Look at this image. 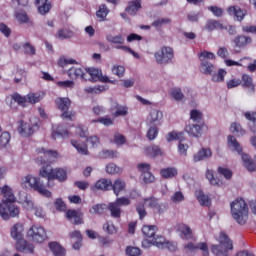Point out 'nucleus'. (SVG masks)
<instances>
[{
  "label": "nucleus",
  "instance_id": "obj_1",
  "mask_svg": "<svg viewBox=\"0 0 256 256\" xmlns=\"http://www.w3.org/2000/svg\"><path fill=\"white\" fill-rule=\"evenodd\" d=\"M1 194L5 200L0 203V216L4 221H9L11 217H19V207L15 205V195L8 185L1 188Z\"/></svg>",
  "mask_w": 256,
  "mask_h": 256
},
{
  "label": "nucleus",
  "instance_id": "obj_2",
  "mask_svg": "<svg viewBox=\"0 0 256 256\" xmlns=\"http://www.w3.org/2000/svg\"><path fill=\"white\" fill-rule=\"evenodd\" d=\"M23 231H25V228L21 223L14 224L10 229V235L12 239H15L16 241V251H19V253L33 254L35 253V245L27 242V240L23 238Z\"/></svg>",
  "mask_w": 256,
  "mask_h": 256
},
{
  "label": "nucleus",
  "instance_id": "obj_3",
  "mask_svg": "<svg viewBox=\"0 0 256 256\" xmlns=\"http://www.w3.org/2000/svg\"><path fill=\"white\" fill-rule=\"evenodd\" d=\"M231 215L238 225H245L249 217V206L243 198H237L230 204Z\"/></svg>",
  "mask_w": 256,
  "mask_h": 256
},
{
  "label": "nucleus",
  "instance_id": "obj_4",
  "mask_svg": "<svg viewBox=\"0 0 256 256\" xmlns=\"http://www.w3.org/2000/svg\"><path fill=\"white\" fill-rule=\"evenodd\" d=\"M228 147L232 151H237L239 155H242V161L245 169L249 171L250 173H253L256 171V164L253 161V159L250 158L249 155L243 154V147H241V144L237 141V138H235L232 135L228 136Z\"/></svg>",
  "mask_w": 256,
  "mask_h": 256
},
{
  "label": "nucleus",
  "instance_id": "obj_5",
  "mask_svg": "<svg viewBox=\"0 0 256 256\" xmlns=\"http://www.w3.org/2000/svg\"><path fill=\"white\" fill-rule=\"evenodd\" d=\"M218 245H212L211 251L216 256H227L228 251H233V241L225 233H220Z\"/></svg>",
  "mask_w": 256,
  "mask_h": 256
},
{
  "label": "nucleus",
  "instance_id": "obj_6",
  "mask_svg": "<svg viewBox=\"0 0 256 256\" xmlns=\"http://www.w3.org/2000/svg\"><path fill=\"white\" fill-rule=\"evenodd\" d=\"M39 118H30L29 122L18 121L17 131L21 137H31L39 129Z\"/></svg>",
  "mask_w": 256,
  "mask_h": 256
},
{
  "label": "nucleus",
  "instance_id": "obj_7",
  "mask_svg": "<svg viewBox=\"0 0 256 256\" xmlns=\"http://www.w3.org/2000/svg\"><path fill=\"white\" fill-rule=\"evenodd\" d=\"M131 205V199L127 197L116 198L114 202H109L107 205V210L110 212V217L112 219H121L123 210L121 207H127Z\"/></svg>",
  "mask_w": 256,
  "mask_h": 256
},
{
  "label": "nucleus",
  "instance_id": "obj_8",
  "mask_svg": "<svg viewBox=\"0 0 256 256\" xmlns=\"http://www.w3.org/2000/svg\"><path fill=\"white\" fill-rule=\"evenodd\" d=\"M27 237L33 243H44L47 241V230L40 225H32L27 231Z\"/></svg>",
  "mask_w": 256,
  "mask_h": 256
},
{
  "label": "nucleus",
  "instance_id": "obj_9",
  "mask_svg": "<svg viewBox=\"0 0 256 256\" xmlns=\"http://www.w3.org/2000/svg\"><path fill=\"white\" fill-rule=\"evenodd\" d=\"M56 106L59 111L62 112L61 118L67 119L68 121H73V117H75V112L69 111L71 107V99L68 97H59L55 100Z\"/></svg>",
  "mask_w": 256,
  "mask_h": 256
},
{
  "label": "nucleus",
  "instance_id": "obj_10",
  "mask_svg": "<svg viewBox=\"0 0 256 256\" xmlns=\"http://www.w3.org/2000/svg\"><path fill=\"white\" fill-rule=\"evenodd\" d=\"M25 183H28L31 189H34V191H37L43 197L49 198L52 195L51 191L47 190L45 185H43V182H41L40 178L28 175L25 177Z\"/></svg>",
  "mask_w": 256,
  "mask_h": 256
},
{
  "label": "nucleus",
  "instance_id": "obj_11",
  "mask_svg": "<svg viewBox=\"0 0 256 256\" xmlns=\"http://www.w3.org/2000/svg\"><path fill=\"white\" fill-rule=\"evenodd\" d=\"M38 157L35 159L38 165H45V163H51L53 159L59 157V152L56 150H45V148H38L36 150Z\"/></svg>",
  "mask_w": 256,
  "mask_h": 256
},
{
  "label": "nucleus",
  "instance_id": "obj_12",
  "mask_svg": "<svg viewBox=\"0 0 256 256\" xmlns=\"http://www.w3.org/2000/svg\"><path fill=\"white\" fill-rule=\"evenodd\" d=\"M166 139L168 142L179 141L180 142L178 145L179 155H184V157H187V149H189V145L183 144V141H185V133L172 131L168 133Z\"/></svg>",
  "mask_w": 256,
  "mask_h": 256
},
{
  "label": "nucleus",
  "instance_id": "obj_13",
  "mask_svg": "<svg viewBox=\"0 0 256 256\" xmlns=\"http://www.w3.org/2000/svg\"><path fill=\"white\" fill-rule=\"evenodd\" d=\"M173 48L164 46L154 54L156 63L163 65L169 63L173 59Z\"/></svg>",
  "mask_w": 256,
  "mask_h": 256
},
{
  "label": "nucleus",
  "instance_id": "obj_14",
  "mask_svg": "<svg viewBox=\"0 0 256 256\" xmlns=\"http://www.w3.org/2000/svg\"><path fill=\"white\" fill-rule=\"evenodd\" d=\"M39 175L40 177L47 179V187H54L55 184H53L52 181H55V169H53V166H51V164H46L42 166L39 171Z\"/></svg>",
  "mask_w": 256,
  "mask_h": 256
},
{
  "label": "nucleus",
  "instance_id": "obj_15",
  "mask_svg": "<svg viewBox=\"0 0 256 256\" xmlns=\"http://www.w3.org/2000/svg\"><path fill=\"white\" fill-rule=\"evenodd\" d=\"M166 242L167 239H165L164 236L158 235L157 237L154 236L151 240H143L142 247L144 249H149L155 245L158 249H165Z\"/></svg>",
  "mask_w": 256,
  "mask_h": 256
},
{
  "label": "nucleus",
  "instance_id": "obj_16",
  "mask_svg": "<svg viewBox=\"0 0 256 256\" xmlns=\"http://www.w3.org/2000/svg\"><path fill=\"white\" fill-rule=\"evenodd\" d=\"M137 169L142 173L144 183H153L155 181V176L151 173V165L140 163L137 165Z\"/></svg>",
  "mask_w": 256,
  "mask_h": 256
},
{
  "label": "nucleus",
  "instance_id": "obj_17",
  "mask_svg": "<svg viewBox=\"0 0 256 256\" xmlns=\"http://www.w3.org/2000/svg\"><path fill=\"white\" fill-rule=\"evenodd\" d=\"M227 13L230 17H234V21L241 23L247 17V10L241 9L239 6H230L227 8Z\"/></svg>",
  "mask_w": 256,
  "mask_h": 256
},
{
  "label": "nucleus",
  "instance_id": "obj_18",
  "mask_svg": "<svg viewBox=\"0 0 256 256\" xmlns=\"http://www.w3.org/2000/svg\"><path fill=\"white\" fill-rule=\"evenodd\" d=\"M235 49H245V47L251 45L253 43V38L251 36H245L243 34L237 35L233 39Z\"/></svg>",
  "mask_w": 256,
  "mask_h": 256
},
{
  "label": "nucleus",
  "instance_id": "obj_19",
  "mask_svg": "<svg viewBox=\"0 0 256 256\" xmlns=\"http://www.w3.org/2000/svg\"><path fill=\"white\" fill-rule=\"evenodd\" d=\"M144 203H148V207L155 209L156 213H165L167 206L165 204H159V200L155 197L145 198Z\"/></svg>",
  "mask_w": 256,
  "mask_h": 256
},
{
  "label": "nucleus",
  "instance_id": "obj_20",
  "mask_svg": "<svg viewBox=\"0 0 256 256\" xmlns=\"http://www.w3.org/2000/svg\"><path fill=\"white\" fill-rule=\"evenodd\" d=\"M184 249H188V251H197V249H199L202 251L203 256H209V246L205 242H200L197 245L193 242H189L184 246Z\"/></svg>",
  "mask_w": 256,
  "mask_h": 256
},
{
  "label": "nucleus",
  "instance_id": "obj_21",
  "mask_svg": "<svg viewBox=\"0 0 256 256\" xmlns=\"http://www.w3.org/2000/svg\"><path fill=\"white\" fill-rule=\"evenodd\" d=\"M65 216L73 225H83V216L76 210H67Z\"/></svg>",
  "mask_w": 256,
  "mask_h": 256
},
{
  "label": "nucleus",
  "instance_id": "obj_22",
  "mask_svg": "<svg viewBox=\"0 0 256 256\" xmlns=\"http://www.w3.org/2000/svg\"><path fill=\"white\" fill-rule=\"evenodd\" d=\"M126 187L127 184L121 178L114 180V182L111 181V189L116 197H119V193L125 191Z\"/></svg>",
  "mask_w": 256,
  "mask_h": 256
},
{
  "label": "nucleus",
  "instance_id": "obj_23",
  "mask_svg": "<svg viewBox=\"0 0 256 256\" xmlns=\"http://www.w3.org/2000/svg\"><path fill=\"white\" fill-rule=\"evenodd\" d=\"M163 119V112L153 109L150 111L147 117V123L149 125H159V121Z\"/></svg>",
  "mask_w": 256,
  "mask_h": 256
},
{
  "label": "nucleus",
  "instance_id": "obj_24",
  "mask_svg": "<svg viewBox=\"0 0 256 256\" xmlns=\"http://www.w3.org/2000/svg\"><path fill=\"white\" fill-rule=\"evenodd\" d=\"M67 75L69 79H85V70L81 67L72 66L68 71Z\"/></svg>",
  "mask_w": 256,
  "mask_h": 256
},
{
  "label": "nucleus",
  "instance_id": "obj_25",
  "mask_svg": "<svg viewBox=\"0 0 256 256\" xmlns=\"http://www.w3.org/2000/svg\"><path fill=\"white\" fill-rule=\"evenodd\" d=\"M142 8L141 0H132L128 2V6L126 7L125 11L128 15L135 16L139 12V9Z\"/></svg>",
  "mask_w": 256,
  "mask_h": 256
},
{
  "label": "nucleus",
  "instance_id": "obj_26",
  "mask_svg": "<svg viewBox=\"0 0 256 256\" xmlns=\"http://www.w3.org/2000/svg\"><path fill=\"white\" fill-rule=\"evenodd\" d=\"M142 233L145 237L144 241H152L157 233V226L155 225H144L142 227Z\"/></svg>",
  "mask_w": 256,
  "mask_h": 256
},
{
  "label": "nucleus",
  "instance_id": "obj_27",
  "mask_svg": "<svg viewBox=\"0 0 256 256\" xmlns=\"http://www.w3.org/2000/svg\"><path fill=\"white\" fill-rule=\"evenodd\" d=\"M69 131L63 127V125H58L55 129H53L51 133L52 139L56 141V139H61V137H68Z\"/></svg>",
  "mask_w": 256,
  "mask_h": 256
},
{
  "label": "nucleus",
  "instance_id": "obj_28",
  "mask_svg": "<svg viewBox=\"0 0 256 256\" xmlns=\"http://www.w3.org/2000/svg\"><path fill=\"white\" fill-rule=\"evenodd\" d=\"M106 41H108V43H112L113 45H117V47H125V45H123L125 43V37H123L122 34L115 36L108 34L106 36Z\"/></svg>",
  "mask_w": 256,
  "mask_h": 256
},
{
  "label": "nucleus",
  "instance_id": "obj_29",
  "mask_svg": "<svg viewBox=\"0 0 256 256\" xmlns=\"http://www.w3.org/2000/svg\"><path fill=\"white\" fill-rule=\"evenodd\" d=\"M202 63L200 65V71L204 75H213L215 73V66L209 62V60L201 59Z\"/></svg>",
  "mask_w": 256,
  "mask_h": 256
},
{
  "label": "nucleus",
  "instance_id": "obj_30",
  "mask_svg": "<svg viewBox=\"0 0 256 256\" xmlns=\"http://www.w3.org/2000/svg\"><path fill=\"white\" fill-rule=\"evenodd\" d=\"M201 129H203V124H189L185 127L186 133L193 137H199L201 135Z\"/></svg>",
  "mask_w": 256,
  "mask_h": 256
},
{
  "label": "nucleus",
  "instance_id": "obj_31",
  "mask_svg": "<svg viewBox=\"0 0 256 256\" xmlns=\"http://www.w3.org/2000/svg\"><path fill=\"white\" fill-rule=\"evenodd\" d=\"M48 247L54 256H65V248L59 242H50Z\"/></svg>",
  "mask_w": 256,
  "mask_h": 256
},
{
  "label": "nucleus",
  "instance_id": "obj_32",
  "mask_svg": "<svg viewBox=\"0 0 256 256\" xmlns=\"http://www.w3.org/2000/svg\"><path fill=\"white\" fill-rule=\"evenodd\" d=\"M36 5L41 15H45L51 11V2L49 0H36Z\"/></svg>",
  "mask_w": 256,
  "mask_h": 256
},
{
  "label": "nucleus",
  "instance_id": "obj_33",
  "mask_svg": "<svg viewBox=\"0 0 256 256\" xmlns=\"http://www.w3.org/2000/svg\"><path fill=\"white\" fill-rule=\"evenodd\" d=\"M213 153L209 148H202L198 153H196L193 157L194 163H198V161H203V159H207L211 157Z\"/></svg>",
  "mask_w": 256,
  "mask_h": 256
},
{
  "label": "nucleus",
  "instance_id": "obj_34",
  "mask_svg": "<svg viewBox=\"0 0 256 256\" xmlns=\"http://www.w3.org/2000/svg\"><path fill=\"white\" fill-rule=\"evenodd\" d=\"M145 155L147 157H159L163 155V150L157 145H151L145 148Z\"/></svg>",
  "mask_w": 256,
  "mask_h": 256
},
{
  "label": "nucleus",
  "instance_id": "obj_35",
  "mask_svg": "<svg viewBox=\"0 0 256 256\" xmlns=\"http://www.w3.org/2000/svg\"><path fill=\"white\" fill-rule=\"evenodd\" d=\"M240 81L244 89H251V91H255V84H253V77H251L249 74H243Z\"/></svg>",
  "mask_w": 256,
  "mask_h": 256
},
{
  "label": "nucleus",
  "instance_id": "obj_36",
  "mask_svg": "<svg viewBox=\"0 0 256 256\" xmlns=\"http://www.w3.org/2000/svg\"><path fill=\"white\" fill-rule=\"evenodd\" d=\"M195 196L200 205H202V207H209V205H211V200L209 199V196L205 195L203 190L196 191Z\"/></svg>",
  "mask_w": 256,
  "mask_h": 256
},
{
  "label": "nucleus",
  "instance_id": "obj_37",
  "mask_svg": "<svg viewBox=\"0 0 256 256\" xmlns=\"http://www.w3.org/2000/svg\"><path fill=\"white\" fill-rule=\"evenodd\" d=\"M95 187L100 191H111V179L101 178L96 181Z\"/></svg>",
  "mask_w": 256,
  "mask_h": 256
},
{
  "label": "nucleus",
  "instance_id": "obj_38",
  "mask_svg": "<svg viewBox=\"0 0 256 256\" xmlns=\"http://www.w3.org/2000/svg\"><path fill=\"white\" fill-rule=\"evenodd\" d=\"M177 229L179 232H181L182 239L189 240L193 237V232L191 231V228L185 224H179L177 226Z\"/></svg>",
  "mask_w": 256,
  "mask_h": 256
},
{
  "label": "nucleus",
  "instance_id": "obj_39",
  "mask_svg": "<svg viewBox=\"0 0 256 256\" xmlns=\"http://www.w3.org/2000/svg\"><path fill=\"white\" fill-rule=\"evenodd\" d=\"M206 178L208 179L210 185H213L214 187H222L223 185V180L219 178H215V174L213 173V170L206 171Z\"/></svg>",
  "mask_w": 256,
  "mask_h": 256
},
{
  "label": "nucleus",
  "instance_id": "obj_40",
  "mask_svg": "<svg viewBox=\"0 0 256 256\" xmlns=\"http://www.w3.org/2000/svg\"><path fill=\"white\" fill-rule=\"evenodd\" d=\"M71 145L76 149V151L80 155H89V149L87 147V144L85 143H79L76 140H71Z\"/></svg>",
  "mask_w": 256,
  "mask_h": 256
},
{
  "label": "nucleus",
  "instance_id": "obj_41",
  "mask_svg": "<svg viewBox=\"0 0 256 256\" xmlns=\"http://www.w3.org/2000/svg\"><path fill=\"white\" fill-rule=\"evenodd\" d=\"M177 173L175 167H168L160 170V175L163 179H173V177H177Z\"/></svg>",
  "mask_w": 256,
  "mask_h": 256
},
{
  "label": "nucleus",
  "instance_id": "obj_42",
  "mask_svg": "<svg viewBox=\"0 0 256 256\" xmlns=\"http://www.w3.org/2000/svg\"><path fill=\"white\" fill-rule=\"evenodd\" d=\"M11 143V134L9 132H2L0 134V149H7Z\"/></svg>",
  "mask_w": 256,
  "mask_h": 256
},
{
  "label": "nucleus",
  "instance_id": "obj_43",
  "mask_svg": "<svg viewBox=\"0 0 256 256\" xmlns=\"http://www.w3.org/2000/svg\"><path fill=\"white\" fill-rule=\"evenodd\" d=\"M105 211H107V204L105 203L93 205L89 210L91 215H103Z\"/></svg>",
  "mask_w": 256,
  "mask_h": 256
},
{
  "label": "nucleus",
  "instance_id": "obj_44",
  "mask_svg": "<svg viewBox=\"0 0 256 256\" xmlns=\"http://www.w3.org/2000/svg\"><path fill=\"white\" fill-rule=\"evenodd\" d=\"M206 29H208V31H215V29L223 31V29H225V25L221 24V22L217 20H209L206 24Z\"/></svg>",
  "mask_w": 256,
  "mask_h": 256
},
{
  "label": "nucleus",
  "instance_id": "obj_45",
  "mask_svg": "<svg viewBox=\"0 0 256 256\" xmlns=\"http://www.w3.org/2000/svg\"><path fill=\"white\" fill-rule=\"evenodd\" d=\"M107 15H109L107 5L101 4L98 11H96V16L99 18V21H106Z\"/></svg>",
  "mask_w": 256,
  "mask_h": 256
},
{
  "label": "nucleus",
  "instance_id": "obj_46",
  "mask_svg": "<svg viewBox=\"0 0 256 256\" xmlns=\"http://www.w3.org/2000/svg\"><path fill=\"white\" fill-rule=\"evenodd\" d=\"M11 98L20 107H27V96H21V94L15 92L11 95Z\"/></svg>",
  "mask_w": 256,
  "mask_h": 256
},
{
  "label": "nucleus",
  "instance_id": "obj_47",
  "mask_svg": "<svg viewBox=\"0 0 256 256\" xmlns=\"http://www.w3.org/2000/svg\"><path fill=\"white\" fill-rule=\"evenodd\" d=\"M212 75V81L214 83H223V81H225V76L227 75V71H225L224 69H219L218 73H213L210 74Z\"/></svg>",
  "mask_w": 256,
  "mask_h": 256
},
{
  "label": "nucleus",
  "instance_id": "obj_48",
  "mask_svg": "<svg viewBox=\"0 0 256 256\" xmlns=\"http://www.w3.org/2000/svg\"><path fill=\"white\" fill-rule=\"evenodd\" d=\"M99 155L101 159H117L119 152L117 150H102Z\"/></svg>",
  "mask_w": 256,
  "mask_h": 256
},
{
  "label": "nucleus",
  "instance_id": "obj_49",
  "mask_svg": "<svg viewBox=\"0 0 256 256\" xmlns=\"http://www.w3.org/2000/svg\"><path fill=\"white\" fill-rule=\"evenodd\" d=\"M190 119H192V121H194V123L203 125V113H201L199 110H191Z\"/></svg>",
  "mask_w": 256,
  "mask_h": 256
},
{
  "label": "nucleus",
  "instance_id": "obj_50",
  "mask_svg": "<svg viewBox=\"0 0 256 256\" xmlns=\"http://www.w3.org/2000/svg\"><path fill=\"white\" fill-rule=\"evenodd\" d=\"M159 135V128H157V125H152L149 127L148 131H147V139H149V141H154V139H157V136Z\"/></svg>",
  "mask_w": 256,
  "mask_h": 256
},
{
  "label": "nucleus",
  "instance_id": "obj_51",
  "mask_svg": "<svg viewBox=\"0 0 256 256\" xmlns=\"http://www.w3.org/2000/svg\"><path fill=\"white\" fill-rule=\"evenodd\" d=\"M54 179H57L58 181H66L67 180V171L63 168H56L54 170Z\"/></svg>",
  "mask_w": 256,
  "mask_h": 256
},
{
  "label": "nucleus",
  "instance_id": "obj_52",
  "mask_svg": "<svg viewBox=\"0 0 256 256\" xmlns=\"http://www.w3.org/2000/svg\"><path fill=\"white\" fill-rule=\"evenodd\" d=\"M230 131H231V133H235V135H237V137H243V135H245V130H243V128H241V124L236 123V122L231 124Z\"/></svg>",
  "mask_w": 256,
  "mask_h": 256
},
{
  "label": "nucleus",
  "instance_id": "obj_53",
  "mask_svg": "<svg viewBox=\"0 0 256 256\" xmlns=\"http://www.w3.org/2000/svg\"><path fill=\"white\" fill-rule=\"evenodd\" d=\"M26 99L27 103L35 105V103H39V101H41V94L31 92L27 94Z\"/></svg>",
  "mask_w": 256,
  "mask_h": 256
},
{
  "label": "nucleus",
  "instance_id": "obj_54",
  "mask_svg": "<svg viewBox=\"0 0 256 256\" xmlns=\"http://www.w3.org/2000/svg\"><path fill=\"white\" fill-rule=\"evenodd\" d=\"M57 37L61 41H63V39H71V37H73V32L69 29L64 28L58 31Z\"/></svg>",
  "mask_w": 256,
  "mask_h": 256
},
{
  "label": "nucleus",
  "instance_id": "obj_55",
  "mask_svg": "<svg viewBox=\"0 0 256 256\" xmlns=\"http://www.w3.org/2000/svg\"><path fill=\"white\" fill-rule=\"evenodd\" d=\"M85 93H91L92 95H99V93H103L105 91V87L103 86H98V87H91L87 86L84 89Z\"/></svg>",
  "mask_w": 256,
  "mask_h": 256
},
{
  "label": "nucleus",
  "instance_id": "obj_56",
  "mask_svg": "<svg viewBox=\"0 0 256 256\" xmlns=\"http://www.w3.org/2000/svg\"><path fill=\"white\" fill-rule=\"evenodd\" d=\"M170 23H171L170 18H160V19L155 20L152 23V27L159 29V27H163V25H170Z\"/></svg>",
  "mask_w": 256,
  "mask_h": 256
},
{
  "label": "nucleus",
  "instance_id": "obj_57",
  "mask_svg": "<svg viewBox=\"0 0 256 256\" xmlns=\"http://www.w3.org/2000/svg\"><path fill=\"white\" fill-rule=\"evenodd\" d=\"M54 207L57 211L65 212L67 211V205L61 198H57L54 202Z\"/></svg>",
  "mask_w": 256,
  "mask_h": 256
},
{
  "label": "nucleus",
  "instance_id": "obj_58",
  "mask_svg": "<svg viewBox=\"0 0 256 256\" xmlns=\"http://www.w3.org/2000/svg\"><path fill=\"white\" fill-rule=\"evenodd\" d=\"M106 172L109 175H115L117 173H121V168H119L115 163H110L106 166Z\"/></svg>",
  "mask_w": 256,
  "mask_h": 256
},
{
  "label": "nucleus",
  "instance_id": "obj_59",
  "mask_svg": "<svg viewBox=\"0 0 256 256\" xmlns=\"http://www.w3.org/2000/svg\"><path fill=\"white\" fill-rule=\"evenodd\" d=\"M170 95L175 101H181L185 95L181 92L180 88H173L170 92Z\"/></svg>",
  "mask_w": 256,
  "mask_h": 256
},
{
  "label": "nucleus",
  "instance_id": "obj_60",
  "mask_svg": "<svg viewBox=\"0 0 256 256\" xmlns=\"http://www.w3.org/2000/svg\"><path fill=\"white\" fill-rule=\"evenodd\" d=\"M23 50L25 55H35L36 53L35 46L31 45L29 42L23 44Z\"/></svg>",
  "mask_w": 256,
  "mask_h": 256
},
{
  "label": "nucleus",
  "instance_id": "obj_61",
  "mask_svg": "<svg viewBox=\"0 0 256 256\" xmlns=\"http://www.w3.org/2000/svg\"><path fill=\"white\" fill-rule=\"evenodd\" d=\"M127 113H128L127 107L117 105L116 111L114 112V117H125V115H127Z\"/></svg>",
  "mask_w": 256,
  "mask_h": 256
},
{
  "label": "nucleus",
  "instance_id": "obj_62",
  "mask_svg": "<svg viewBox=\"0 0 256 256\" xmlns=\"http://www.w3.org/2000/svg\"><path fill=\"white\" fill-rule=\"evenodd\" d=\"M126 255L139 256V255H141V249H139L138 247L128 246L126 248Z\"/></svg>",
  "mask_w": 256,
  "mask_h": 256
},
{
  "label": "nucleus",
  "instance_id": "obj_63",
  "mask_svg": "<svg viewBox=\"0 0 256 256\" xmlns=\"http://www.w3.org/2000/svg\"><path fill=\"white\" fill-rule=\"evenodd\" d=\"M113 75H117V77H123L125 75V68L121 65H114L112 67Z\"/></svg>",
  "mask_w": 256,
  "mask_h": 256
},
{
  "label": "nucleus",
  "instance_id": "obj_64",
  "mask_svg": "<svg viewBox=\"0 0 256 256\" xmlns=\"http://www.w3.org/2000/svg\"><path fill=\"white\" fill-rule=\"evenodd\" d=\"M103 229L106 233H108V235H115V233H117V227H115L113 224H109L108 222L103 225Z\"/></svg>",
  "mask_w": 256,
  "mask_h": 256
}]
</instances>
